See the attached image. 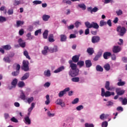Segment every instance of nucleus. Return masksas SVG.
<instances>
[{"instance_id": "f257e3e1", "label": "nucleus", "mask_w": 127, "mask_h": 127, "mask_svg": "<svg viewBox=\"0 0 127 127\" xmlns=\"http://www.w3.org/2000/svg\"><path fill=\"white\" fill-rule=\"evenodd\" d=\"M105 88L107 91L105 92L104 88H101L102 97L109 98V97H111V96H115V92L110 91H114V90L115 89V87L110 85V81H106Z\"/></svg>"}, {"instance_id": "f03ea898", "label": "nucleus", "mask_w": 127, "mask_h": 127, "mask_svg": "<svg viewBox=\"0 0 127 127\" xmlns=\"http://www.w3.org/2000/svg\"><path fill=\"white\" fill-rule=\"evenodd\" d=\"M85 25L87 28H94V29H99L100 26L96 22H92L90 23L89 22H85Z\"/></svg>"}, {"instance_id": "7ed1b4c3", "label": "nucleus", "mask_w": 127, "mask_h": 127, "mask_svg": "<svg viewBox=\"0 0 127 127\" xmlns=\"http://www.w3.org/2000/svg\"><path fill=\"white\" fill-rule=\"evenodd\" d=\"M117 31L120 32V36H124L127 32V29L125 27H122L121 26H119L117 28Z\"/></svg>"}, {"instance_id": "20e7f679", "label": "nucleus", "mask_w": 127, "mask_h": 127, "mask_svg": "<svg viewBox=\"0 0 127 127\" xmlns=\"http://www.w3.org/2000/svg\"><path fill=\"white\" fill-rule=\"evenodd\" d=\"M21 69L24 71H29V62L28 61H23V66Z\"/></svg>"}, {"instance_id": "39448f33", "label": "nucleus", "mask_w": 127, "mask_h": 127, "mask_svg": "<svg viewBox=\"0 0 127 127\" xmlns=\"http://www.w3.org/2000/svg\"><path fill=\"white\" fill-rule=\"evenodd\" d=\"M79 69H77L74 70H70L68 72V74L73 78L77 77V76L79 75Z\"/></svg>"}, {"instance_id": "423d86ee", "label": "nucleus", "mask_w": 127, "mask_h": 127, "mask_svg": "<svg viewBox=\"0 0 127 127\" xmlns=\"http://www.w3.org/2000/svg\"><path fill=\"white\" fill-rule=\"evenodd\" d=\"M70 91V88L67 87L65 88L64 90L61 91L59 93V97L61 98V97H63L65 94H66V92H69Z\"/></svg>"}, {"instance_id": "0eeeda50", "label": "nucleus", "mask_w": 127, "mask_h": 127, "mask_svg": "<svg viewBox=\"0 0 127 127\" xmlns=\"http://www.w3.org/2000/svg\"><path fill=\"white\" fill-rule=\"evenodd\" d=\"M115 91L117 94L119 96H122V95H124L126 92V91L122 89L121 88H117Z\"/></svg>"}, {"instance_id": "6e6552de", "label": "nucleus", "mask_w": 127, "mask_h": 127, "mask_svg": "<svg viewBox=\"0 0 127 127\" xmlns=\"http://www.w3.org/2000/svg\"><path fill=\"white\" fill-rule=\"evenodd\" d=\"M18 43L19 44V45L20 46V47H22V48H24L26 46V43L22 40V39L21 38H19L18 39Z\"/></svg>"}, {"instance_id": "1a4fd4ad", "label": "nucleus", "mask_w": 127, "mask_h": 127, "mask_svg": "<svg viewBox=\"0 0 127 127\" xmlns=\"http://www.w3.org/2000/svg\"><path fill=\"white\" fill-rule=\"evenodd\" d=\"M101 39L98 36H94L91 38L92 43H98Z\"/></svg>"}, {"instance_id": "9d476101", "label": "nucleus", "mask_w": 127, "mask_h": 127, "mask_svg": "<svg viewBox=\"0 0 127 127\" xmlns=\"http://www.w3.org/2000/svg\"><path fill=\"white\" fill-rule=\"evenodd\" d=\"M122 51V48L119 46H114L113 49V53H119Z\"/></svg>"}, {"instance_id": "9b49d317", "label": "nucleus", "mask_w": 127, "mask_h": 127, "mask_svg": "<svg viewBox=\"0 0 127 127\" xmlns=\"http://www.w3.org/2000/svg\"><path fill=\"white\" fill-rule=\"evenodd\" d=\"M59 49L58 46L55 45L53 48H50L49 49V52L51 53H54V52H58Z\"/></svg>"}, {"instance_id": "f8f14e48", "label": "nucleus", "mask_w": 127, "mask_h": 127, "mask_svg": "<svg viewBox=\"0 0 127 127\" xmlns=\"http://www.w3.org/2000/svg\"><path fill=\"white\" fill-rule=\"evenodd\" d=\"M102 55H103V51L100 50L98 52V54L93 59L94 61H98Z\"/></svg>"}, {"instance_id": "ddd939ff", "label": "nucleus", "mask_w": 127, "mask_h": 127, "mask_svg": "<svg viewBox=\"0 0 127 127\" xmlns=\"http://www.w3.org/2000/svg\"><path fill=\"white\" fill-rule=\"evenodd\" d=\"M119 100L120 102H122V105L124 106L127 105V99L126 98H123V97H120Z\"/></svg>"}, {"instance_id": "4468645a", "label": "nucleus", "mask_w": 127, "mask_h": 127, "mask_svg": "<svg viewBox=\"0 0 127 127\" xmlns=\"http://www.w3.org/2000/svg\"><path fill=\"white\" fill-rule=\"evenodd\" d=\"M24 123L26 124V125H31V120H30V119L29 118V116H26L24 118Z\"/></svg>"}, {"instance_id": "2eb2a0df", "label": "nucleus", "mask_w": 127, "mask_h": 127, "mask_svg": "<svg viewBox=\"0 0 127 127\" xmlns=\"http://www.w3.org/2000/svg\"><path fill=\"white\" fill-rule=\"evenodd\" d=\"M110 56H112V53L111 52H106L103 54V58L106 60L108 59V58L110 57Z\"/></svg>"}, {"instance_id": "dca6fc26", "label": "nucleus", "mask_w": 127, "mask_h": 127, "mask_svg": "<svg viewBox=\"0 0 127 127\" xmlns=\"http://www.w3.org/2000/svg\"><path fill=\"white\" fill-rule=\"evenodd\" d=\"M29 77V73L27 72L24 74V75L21 78V81H24V80H26V79H28Z\"/></svg>"}, {"instance_id": "f3484780", "label": "nucleus", "mask_w": 127, "mask_h": 127, "mask_svg": "<svg viewBox=\"0 0 127 127\" xmlns=\"http://www.w3.org/2000/svg\"><path fill=\"white\" fill-rule=\"evenodd\" d=\"M48 40L49 42H54V41H55V40H54V35L52 34H50L49 35Z\"/></svg>"}, {"instance_id": "a211bd4d", "label": "nucleus", "mask_w": 127, "mask_h": 127, "mask_svg": "<svg viewBox=\"0 0 127 127\" xmlns=\"http://www.w3.org/2000/svg\"><path fill=\"white\" fill-rule=\"evenodd\" d=\"M79 56L75 55L72 57V60L74 63H77L79 61Z\"/></svg>"}, {"instance_id": "6ab92c4d", "label": "nucleus", "mask_w": 127, "mask_h": 127, "mask_svg": "<svg viewBox=\"0 0 127 127\" xmlns=\"http://www.w3.org/2000/svg\"><path fill=\"white\" fill-rule=\"evenodd\" d=\"M85 64L86 68H90L92 66V62L90 60H86L85 61Z\"/></svg>"}, {"instance_id": "aec40b11", "label": "nucleus", "mask_w": 127, "mask_h": 127, "mask_svg": "<svg viewBox=\"0 0 127 127\" xmlns=\"http://www.w3.org/2000/svg\"><path fill=\"white\" fill-rule=\"evenodd\" d=\"M119 82L117 83L118 86H125L126 85V82L123 81L121 78L118 79Z\"/></svg>"}, {"instance_id": "412c9836", "label": "nucleus", "mask_w": 127, "mask_h": 127, "mask_svg": "<svg viewBox=\"0 0 127 127\" xmlns=\"http://www.w3.org/2000/svg\"><path fill=\"white\" fill-rule=\"evenodd\" d=\"M44 49V50L42 51V53L43 55H46L47 52H48V50L49 51V48L48 46H45Z\"/></svg>"}, {"instance_id": "4be33fe9", "label": "nucleus", "mask_w": 127, "mask_h": 127, "mask_svg": "<svg viewBox=\"0 0 127 127\" xmlns=\"http://www.w3.org/2000/svg\"><path fill=\"white\" fill-rule=\"evenodd\" d=\"M65 69V67L64 66H62L59 67L58 69H56L54 71V73H59V72H61L62 71H63Z\"/></svg>"}, {"instance_id": "5701e85b", "label": "nucleus", "mask_w": 127, "mask_h": 127, "mask_svg": "<svg viewBox=\"0 0 127 127\" xmlns=\"http://www.w3.org/2000/svg\"><path fill=\"white\" fill-rule=\"evenodd\" d=\"M49 18H50V16L49 15L44 14L42 16V19L44 21H48Z\"/></svg>"}, {"instance_id": "b1692460", "label": "nucleus", "mask_w": 127, "mask_h": 127, "mask_svg": "<svg viewBox=\"0 0 127 127\" xmlns=\"http://www.w3.org/2000/svg\"><path fill=\"white\" fill-rule=\"evenodd\" d=\"M2 48L4 50H6L7 51L8 50H10L11 49V46L10 45H7L2 46Z\"/></svg>"}, {"instance_id": "393cba45", "label": "nucleus", "mask_w": 127, "mask_h": 127, "mask_svg": "<svg viewBox=\"0 0 127 127\" xmlns=\"http://www.w3.org/2000/svg\"><path fill=\"white\" fill-rule=\"evenodd\" d=\"M23 24H24V21L20 20L16 21L17 27H19V26H21V25H23Z\"/></svg>"}, {"instance_id": "a878e982", "label": "nucleus", "mask_w": 127, "mask_h": 127, "mask_svg": "<svg viewBox=\"0 0 127 127\" xmlns=\"http://www.w3.org/2000/svg\"><path fill=\"white\" fill-rule=\"evenodd\" d=\"M46 101L45 102V105H49L50 104V97L49 95H47L46 96Z\"/></svg>"}, {"instance_id": "bb28decb", "label": "nucleus", "mask_w": 127, "mask_h": 127, "mask_svg": "<svg viewBox=\"0 0 127 127\" xmlns=\"http://www.w3.org/2000/svg\"><path fill=\"white\" fill-rule=\"evenodd\" d=\"M11 85L14 88H15L16 87V85L17 84V79L14 78L12 81L11 82Z\"/></svg>"}, {"instance_id": "cd10ccee", "label": "nucleus", "mask_w": 127, "mask_h": 127, "mask_svg": "<svg viewBox=\"0 0 127 127\" xmlns=\"http://www.w3.org/2000/svg\"><path fill=\"white\" fill-rule=\"evenodd\" d=\"M48 32H49L48 30H45L44 33H43V36L45 39H47L48 37Z\"/></svg>"}, {"instance_id": "c85d7f7f", "label": "nucleus", "mask_w": 127, "mask_h": 127, "mask_svg": "<svg viewBox=\"0 0 127 127\" xmlns=\"http://www.w3.org/2000/svg\"><path fill=\"white\" fill-rule=\"evenodd\" d=\"M22 1H23V0H15L13 3V5H14L15 6L19 5V4H21Z\"/></svg>"}, {"instance_id": "c756f323", "label": "nucleus", "mask_w": 127, "mask_h": 127, "mask_svg": "<svg viewBox=\"0 0 127 127\" xmlns=\"http://www.w3.org/2000/svg\"><path fill=\"white\" fill-rule=\"evenodd\" d=\"M87 52L89 54V55H92L94 53V49L92 48H88L87 50Z\"/></svg>"}, {"instance_id": "7c9ffc66", "label": "nucleus", "mask_w": 127, "mask_h": 127, "mask_svg": "<svg viewBox=\"0 0 127 127\" xmlns=\"http://www.w3.org/2000/svg\"><path fill=\"white\" fill-rule=\"evenodd\" d=\"M96 70L98 71L99 72H103V71H104V68H103V67H102L101 65L99 64H98L96 66Z\"/></svg>"}, {"instance_id": "2f4dec72", "label": "nucleus", "mask_w": 127, "mask_h": 127, "mask_svg": "<svg viewBox=\"0 0 127 127\" xmlns=\"http://www.w3.org/2000/svg\"><path fill=\"white\" fill-rule=\"evenodd\" d=\"M84 64L85 63L83 61H80L79 62H77V65H78L80 68H82V67L84 66Z\"/></svg>"}, {"instance_id": "473e14b6", "label": "nucleus", "mask_w": 127, "mask_h": 127, "mask_svg": "<svg viewBox=\"0 0 127 127\" xmlns=\"http://www.w3.org/2000/svg\"><path fill=\"white\" fill-rule=\"evenodd\" d=\"M23 54L24 56H25L26 58H27V59L30 60L31 59L30 56H29V55H28V52H27V51L26 50L24 51L23 52Z\"/></svg>"}, {"instance_id": "72a5a7b5", "label": "nucleus", "mask_w": 127, "mask_h": 127, "mask_svg": "<svg viewBox=\"0 0 127 127\" xmlns=\"http://www.w3.org/2000/svg\"><path fill=\"white\" fill-rule=\"evenodd\" d=\"M44 75L46 76V77H50V76H51L50 70L49 69L45 70L44 71Z\"/></svg>"}, {"instance_id": "f704fd0d", "label": "nucleus", "mask_w": 127, "mask_h": 127, "mask_svg": "<svg viewBox=\"0 0 127 127\" xmlns=\"http://www.w3.org/2000/svg\"><path fill=\"white\" fill-rule=\"evenodd\" d=\"M61 41L62 42H63V41H66V40L67 39V36L65 35H61Z\"/></svg>"}, {"instance_id": "c9c22d12", "label": "nucleus", "mask_w": 127, "mask_h": 127, "mask_svg": "<svg viewBox=\"0 0 127 127\" xmlns=\"http://www.w3.org/2000/svg\"><path fill=\"white\" fill-rule=\"evenodd\" d=\"M18 86L19 88H23L25 86V83H24V81H19L18 83Z\"/></svg>"}, {"instance_id": "e433bc0d", "label": "nucleus", "mask_w": 127, "mask_h": 127, "mask_svg": "<svg viewBox=\"0 0 127 127\" xmlns=\"http://www.w3.org/2000/svg\"><path fill=\"white\" fill-rule=\"evenodd\" d=\"M6 21V18L5 17L0 16V23H2Z\"/></svg>"}, {"instance_id": "4c0bfd02", "label": "nucleus", "mask_w": 127, "mask_h": 127, "mask_svg": "<svg viewBox=\"0 0 127 127\" xmlns=\"http://www.w3.org/2000/svg\"><path fill=\"white\" fill-rule=\"evenodd\" d=\"M71 81L72 82H75V83H78L80 81V78L78 77H74L71 78Z\"/></svg>"}, {"instance_id": "58836bf2", "label": "nucleus", "mask_w": 127, "mask_h": 127, "mask_svg": "<svg viewBox=\"0 0 127 127\" xmlns=\"http://www.w3.org/2000/svg\"><path fill=\"white\" fill-rule=\"evenodd\" d=\"M26 36L29 40H31V39H33L34 38V36L31 35V33L30 32L27 34Z\"/></svg>"}, {"instance_id": "ea45409f", "label": "nucleus", "mask_w": 127, "mask_h": 127, "mask_svg": "<svg viewBox=\"0 0 127 127\" xmlns=\"http://www.w3.org/2000/svg\"><path fill=\"white\" fill-rule=\"evenodd\" d=\"M70 67L71 68L72 70H77V64H70Z\"/></svg>"}, {"instance_id": "a19ab883", "label": "nucleus", "mask_w": 127, "mask_h": 127, "mask_svg": "<svg viewBox=\"0 0 127 127\" xmlns=\"http://www.w3.org/2000/svg\"><path fill=\"white\" fill-rule=\"evenodd\" d=\"M100 26L102 27L105 25H107V22L105 21L104 20H101L99 24Z\"/></svg>"}, {"instance_id": "79ce46f5", "label": "nucleus", "mask_w": 127, "mask_h": 127, "mask_svg": "<svg viewBox=\"0 0 127 127\" xmlns=\"http://www.w3.org/2000/svg\"><path fill=\"white\" fill-rule=\"evenodd\" d=\"M57 105H60L62 107H63V101L62 99H58L57 101Z\"/></svg>"}, {"instance_id": "37998d69", "label": "nucleus", "mask_w": 127, "mask_h": 127, "mask_svg": "<svg viewBox=\"0 0 127 127\" xmlns=\"http://www.w3.org/2000/svg\"><path fill=\"white\" fill-rule=\"evenodd\" d=\"M104 68L105 70H106V71H109L110 68V64H106L105 65H104Z\"/></svg>"}, {"instance_id": "c03bdc74", "label": "nucleus", "mask_w": 127, "mask_h": 127, "mask_svg": "<svg viewBox=\"0 0 127 127\" xmlns=\"http://www.w3.org/2000/svg\"><path fill=\"white\" fill-rule=\"evenodd\" d=\"M3 61L6 62L7 63H10V60L9 59V57H5L3 58Z\"/></svg>"}, {"instance_id": "a18cd8bd", "label": "nucleus", "mask_w": 127, "mask_h": 127, "mask_svg": "<svg viewBox=\"0 0 127 127\" xmlns=\"http://www.w3.org/2000/svg\"><path fill=\"white\" fill-rule=\"evenodd\" d=\"M107 117H109V115H105V114H102L100 116V120H103L104 121V119H105V118H107Z\"/></svg>"}, {"instance_id": "49530a36", "label": "nucleus", "mask_w": 127, "mask_h": 127, "mask_svg": "<svg viewBox=\"0 0 127 127\" xmlns=\"http://www.w3.org/2000/svg\"><path fill=\"white\" fill-rule=\"evenodd\" d=\"M78 6L79 7H80V8H81L83 10H85V9H86V5H85V4L84 3L79 4Z\"/></svg>"}, {"instance_id": "de8ad7c7", "label": "nucleus", "mask_w": 127, "mask_h": 127, "mask_svg": "<svg viewBox=\"0 0 127 127\" xmlns=\"http://www.w3.org/2000/svg\"><path fill=\"white\" fill-rule=\"evenodd\" d=\"M33 3H34V4H41V3H42V1L38 0H36L33 1Z\"/></svg>"}, {"instance_id": "09e8293b", "label": "nucleus", "mask_w": 127, "mask_h": 127, "mask_svg": "<svg viewBox=\"0 0 127 127\" xmlns=\"http://www.w3.org/2000/svg\"><path fill=\"white\" fill-rule=\"evenodd\" d=\"M78 103H79V98H75L72 101L71 104L74 105L75 104H78Z\"/></svg>"}, {"instance_id": "8fccbe9b", "label": "nucleus", "mask_w": 127, "mask_h": 127, "mask_svg": "<svg viewBox=\"0 0 127 127\" xmlns=\"http://www.w3.org/2000/svg\"><path fill=\"white\" fill-rule=\"evenodd\" d=\"M19 74V71L18 70H16L15 71H13L12 72V76H18Z\"/></svg>"}, {"instance_id": "3c124183", "label": "nucleus", "mask_w": 127, "mask_h": 127, "mask_svg": "<svg viewBox=\"0 0 127 127\" xmlns=\"http://www.w3.org/2000/svg\"><path fill=\"white\" fill-rule=\"evenodd\" d=\"M26 96L25 94H24V93L23 92H22L20 96V98L21 99V100H25V98H26Z\"/></svg>"}, {"instance_id": "603ef678", "label": "nucleus", "mask_w": 127, "mask_h": 127, "mask_svg": "<svg viewBox=\"0 0 127 127\" xmlns=\"http://www.w3.org/2000/svg\"><path fill=\"white\" fill-rule=\"evenodd\" d=\"M84 109V106L83 105H79L76 107L77 111H81Z\"/></svg>"}, {"instance_id": "864d4df0", "label": "nucleus", "mask_w": 127, "mask_h": 127, "mask_svg": "<svg viewBox=\"0 0 127 127\" xmlns=\"http://www.w3.org/2000/svg\"><path fill=\"white\" fill-rule=\"evenodd\" d=\"M33 100H34V98H33V97L29 98L27 99V102L28 103V104H30L31 103H32V102H33Z\"/></svg>"}, {"instance_id": "5fc2aeb1", "label": "nucleus", "mask_w": 127, "mask_h": 127, "mask_svg": "<svg viewBox=\"0 0 127 127\" xmlns=\"http://www.w3.org/2000/svg\"><path fill=\"white\" fill-rule=\"evenodd\" d=\"M81 24H82L81 23V22L79 21H76L75 23H74V25H75V27H76V28H78V27H79V26H80Z\"/></svg>"}, {"instance_id": "6e6d98bb", "label": "nucleus", "mask_w": 127, "mask_h": 127, "mask_svg": "<svg viewBox=\"0 0 127 127\" xmlns=\"http://www.w3.org/2000/svg\"><path fill=\"white\" fill-rule=\"evenodd\" d=\"M102 127H108V122L105 121V122H102Z\"/></svg>"}, {"instance_id": "4d7b16f0", "label": "nucleus", "mask_w": 127, "mask_h": 127, "mask_svg": "<svg viewBox=\"0 0 127 127\" xmlns=\"http://www.w3.org/2000/svg\"><path fill=\"white\" fill-rule=\"evenodd\" d=\"M39 33H41V29H39V30H37L35 32V36H37V35H38V34Z\"/></svg>"}, {"instance_id": "13d9d810", "label": "nucleus", "mask_w": 127, "mask_h": 127, "mask_svg": "<svg viewBox=\"0 0 127 127\" xmlns=\"http://www.w3.org/2000/svg\"><path fill=\"white\" fill-rule=\"evenodd\" d=\"M7 13L8 15H11V14H13V10L12 9H8L7 11Z\"/></svg>"}, {"instance_id": "bf43d9fd", "label": "nucleus", "mask_w": 127, "mask_h": 127, "mask_svg": "<svg viewBox=\"0 0 127 127\" xmlns=\"http://www.w3.org/2000/svg\"><path fill=\"white\" fill-rule=\"evenodd\" d=\"M113 105H114V103L111 101H109L107 102L106 106H107V107H110L111 106H113Z\"/></svg>"}, {"instance_id": "052dcab7", "label": "nucleus", "mask_w": 127, "mask_h": 127, "mask_svg": "<svg viewBox=\"0 0 127 127\" xmlns=\"http://www.w3.org/2000/svg\"><path fill=\"white\" fill-rule=\"evenodd\" d=\"M116 13L117 15H122V14H123V11H122L121 9H119L118 11H116Z\"/></svg>"}, {"instance_id": "680f3d73", "label": "nucleus", "mask_w": 127, "mask_h": 127, "mask_svg": "<svg viewBox=\"0 0 127 127\" xmlns=\"http://www.w3.org/2000/svg\"><path fill=\"white\" fill-rule=\"evenodd\" d=\"M11 121L13 122V123H18V120H17V119H16L14 117H12L11 119Z\"/></svg>"}, {"instance_id": "e2e57ef3", "label": "nucleus", "mask_w": 127, "mask_h": 127, "mask_svg": "<svg viewBox=\"0 0 127 127\" xmlns=\"http://www.w3.org/2000/svg\"><path fill=\"white\" fill-rule=\"evenodd\" d=\"M117 110L120 112H123L124 111V108L122 106H119L117 107Z\"/></svg>"}, {"instance_id": "0e129e2a", "label": "nucleus", "mask_w": 127, "mask_h": 127, "mask_svg": "<svg viewBox=\"0 0 127 127\" xmlns=\"http://www.w3.org/2000/svg\"><path fill=\"white\" fill-rule=\"evenodd\" d=\"M85 127H94V125L93 124H89L88 123H86L85 124Z\"/></svg>"}, {"instance_id": "69168bd1", "label": "nucleus", "mask_w": 127, "mask_h": 127, "mask_svg": "<svg viewBox=\"0 0 127 127\" xmlns=\"http://www.w3.org/2000/svg\"><path fill=\"white\" fill-rule=\"evenodd\" d=\"M19 35H23L24 34V31H23V29H21L19 31Z\"/></svg>"}, {"instance_id": "338daca9", "label": "nucleus", "mask_w": 127, "mask_h": 127, "mask_svg": "<svg viewBox=\"0 0 127 127\" xmlns=\"http://www.w3.org/2000/svg\"><path fill=\"white\" fill-rule=\"evenodd\" d=\"M106 24H108V25H109L110 27L112 26V21H111V19H109L107 21Z\"/></svg>"}, {"instance_id": "774afa93", "label": "nucleus", "mask_w": 127, "mask_h": 127, "mask_svg": "<svg viewBox=\"0 0 127 127\" xmlns=\"http://www.w3.org/2000/svg\"><path fill=\"white\" fill-rule=\"evenodd\" d=\"M122 61H123V62H124V63H127V58L123 57Z\"/></svg>"}]
</instances>
